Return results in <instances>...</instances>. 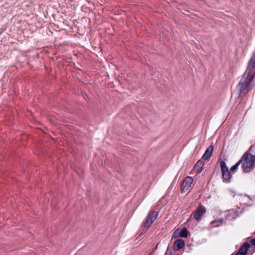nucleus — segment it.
I'll use <instances>...</instances> for the list:
<instances>
[{"label": "nucleus", "instance_id": "f257e3e1", "mask_svg": "<svg viewBox=\"0 0 255 255\" xmlns=\"http://www.w3.org/2000/svg\"><path fill=\"white\" fill-rule=\"evenodd\" d=\"M255 74L253 69H250L244 73L238 85L240 87V94L246 95L252 89L251 83Z\"/></svg>", "mask_w": 255, "mask_h": 255}, {"label": "nucleus", "instance_id": "f03ea898", "mask_svg": "<svg viewBox=\"0 0 255 255\" xmlns=\"http://www.w3.org/2000/svg\"><path fill=\"white\" fill-rule=\"evenodd\" d=\"M240 160H242L241 164L244 172H250L255 162V146H251L249 151L245 153Z\"/></svg>", "mask_w": 255, "mask_h": 255}, {"label": "nucleus", "instance_id": "7ed1b4c3", "mask_svg": "<svg viewBox=\"0 0 255 255\" xmlns=\"http://www.w3.org/2000/svg\"><path fill=\"white\" fill-rule=\"evenodd\" d=\"M158 215V212L150 211L147 215L146 220L143 223L142 226L148 228L156 219Z\"/></svg>", "mask_w": 255, "mask_h": 255}, {"label": "nucleus", "instance_id": "20e7f679", "mask_svg": "<svg viewBox=\"0 0 255 255\" xmlns=\"http://www.w3.org/2000/svg\"><path fill=\"white\" fill-rule=\"evenodd\" d=\"M193 182V179L191 176L186 177L184 180L182 181L181 190L182 191H187L189 192L192 187V184Z\"/></svg>", "mask_w": 255, "mask_h": 255}, {"label": "nucleus", "instance_id": "39448f33", "mask_svg": "<svg viewBox=\"0 0 255 255\" xmlns=\"http://www.w3.org/2000/svg\"><path fill=\"white\" fill-rule=\"evenodd\" d=\"M206 210L205 207L201 204L192 213V216H193L194 219L197 221L199 222L203 215L206 213Z\"/></svg>", "mask_w": 255, "mask_h": 255}, {"label": "nucleus", "instance_id": "423d86ee", "mask_svg": "<svg viewBox=\"0 0 255 255\" xmlns=\"http://www.w3.org/2000/svg\"><path fill=\"white\" fill-rule=\"evenodd\" d=\"M214 150V146L212 145H210L208 147L206 150L204 154L202 156V159L204 160H208L210 158L211 155Z\"/></svg>", "mask_w": 255, "mask_h": 255}, {"label": "nucleus", "instance_id": "0eeeda50", "mask_svg": "<svg viewBox=\"0 0 255 255\" xmlns=\"http://www.w3.org/2000/svg\"><path fill=\"white\" fill-rule=\"evenodd\" d=\"M185 246V242L182 239L177 240L174 244L173 248L175 251H179Z\"/></svg>", "mask_w": 255, "mask_h": 255}, {"label": "nucleus", "instance_id": "6e6552de", "mask_svg": "<svg viewBox=\"0 0 255 255\" xmlns=\"http://www.w3.org/2000/svg\"><path fill=\"white\" fill-rule=\"evenodd\" d=\"M250 247V244L248 242H245L243 244L238 252L240 253L241 255H246Z\"/></svg>", "mask_w": 255, "mask_h": 255}, {"label": "nucleus", "instance_id": "1a4fd4ad", "mask_svg": "<svg viewBox=\"0 0 255 255\" xmlns=\"http://www.w3.org/2000/svg\"><path fill=\"white\" fill-rule=\"evenodd\" d=\"M222 178L223 180L226 182H230L231 178V174L229 170L225 172H222Z\"/></svg>", "mask_w": 255, "mask_h": 255}, {"label": "nucleus", "instance_id": "9d476101", "mask_svg": "<svg viewBox=\"0 0 255 255\" xmlns=\"http://www.w3.org/2000/svg\"><path fill=\"white\" fill-rule=\"evenodd\" d=\"M203 165L204 163L202 160H198L194 166L195 170L198 173L200 172L202 170Z\"/></svg>", "mask_w": 255, "mask_h": 255}, {"label": "nucleus", "instance_id": "9b49d317", "mask_svg": "<svg viewBox=\"0 0 255 255\" xmlns=\"http://www.w3.org/2000/svg\"><path fill=\"white\" fill-rule=\"evenodd\" d=\"M189 234V232L187 228H184L181 231H179L178 236L182 238H187Z\"/></svg>", "mask_w": 255, "mask_h": 255}, {"label": "nucleus", "instance_id": "f8f14e48", "mask_svg": "<svg viewBox=\"0 0 255 255\" xmlns=\"http://www.w3.org/2000/svg\"><path fill=\"white\" fill-rule=\"evenodd\" d=\"M222 223V221L220 220H215L211 222V228L220 226Z\"/></svg>", "mask_w": 255, "mask_h": 255}, {"label": "nucleus", "instance_id": "ddd939ff", "mask_svg": "<svg viewBox=\"0 0 255 255\" xmlns=\"http://www.w3.org/2000/svg\"><path fill=\"white\" fill-rule=\"evenodd\" d=\"M220 166L222 172L229 170L228 166H227L224 160H222L221 161Z\"/></svg>", "mask_w": 255, "mask_h": 255}, {"label": "nucleus", "instance_id": "4468645a", "mask_svg": "<svg viewBox=\"0 0 255 255\" xmlns=\"http://www.w3.org/2000/svg\"><path fill=\"white\" fill-rule=\"evenodd\" d=\"M242 162V160H239L236 164L233 165L231 168V171H232V172H235V171H236V170L238 169L239 166L241 164Z\"/></svg>", "mask_w": 255, "mask_h": 255}, {"label": "nucleus", "instance_id": "2eb2a0df", "mask_svg": "<svg viewBox=\"0 0 255 255\" xmlns=\"http://www.w3.org/2000/svg\"><path fill=\"white\" fill-rule=\"evenodd\" d=\"M249 65L252 66L253 68L255 67V55L252 57L249 62Z\"/></svg>", "mask_w": 255, "mask_h": 255}, {"label": "nucleus", "instance_id": "dca6fc26", "mask_svg": "<svg viewBox=\"0 0 255 255\" xmlns=\"http://www.w3.org/2000/svg\"><path fill=\"white\" fill-rule=\"evenodd\" d=\"M165 255H172V251H171V250H170L169 249V248H168V249L165 254Z\"/></svg>", "mask_w": 255, "mask_h": 255}, {"label": "nucleus", "instance_id": "f3484780", "mask_svg": "<svg viewBox=\"0 0 255 255\" xmlns=\"http://www.w3.org/2000/svg\"><path fill=\"white\" fill-rule=\"evenodd\" d=\"M251 243L253 245L255 246V238L252 239Z\"/></svg>", "mask_w": 255, "mask_h": 255}, {"label": "nucleus", "instance_id": "a211bd4d", "mask_svg": "<svg viewBox=\"0 0 255 255\" xmlns=\"http://www.w3.org/2000/svg\"><path fill=\"white\" fill-rule=\"evenodd\" d=\"M177 232H178V230H176V231L174 233V234H173V237H172L173 238H176L177 237V236H176V234Z\"/></svg>", "mask_w": 255, "mask_h": 255}]
</instances>
